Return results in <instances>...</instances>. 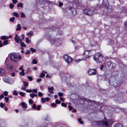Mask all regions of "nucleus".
Masks as SVG:
<instances>
[{"mask_svg":"<svg viewBox=\"0 0 127 127\" xmlns=\"http://www.w3.org/2000/svg\"><path fill=\"white\" fill-rule=\"evenodd\" d=\"M93 59L97 63H100L103 61V58L101 54L97 53L94 55Z\"/></svg>","mask_w":127,"mask_h":127,"instance_id":"f257e3e1","label":"nucleus"},{"mask_svg":"<svg viewBox=\"0 0 127 127\" xmlns=\"http://www.w3.org/2000/svg\"><path fill=\"white\" fill-rule=\"evenodd\" d=\"M11 59L12 61L16 62L17 61L18 55L14 53H11L10 54Z\"/></svg>","mask_w":127,"mask_h":127,"instance_id":"f03ea898","label":"nucleus"},{"mask_svg":"<svg viewBox=\"0 0 127 127\" xmlns=\"http://www.w3.org/2000/svg\"><path fill=\"white\" fill-rule=\"evenodd\" d=\"M91 50H87L85 51L83 54V56L84 58H88L91 56Z\"/></svg>","mask_w":127,"mask_h":127,"instance_id":"7ed1b4c3","label":"nucleus"},{"mask_svg":"<svg viewBox=\"0 0 127 127\" xmlns=\"http://www.w3.org/2000/svg\"><path fill=\"white\" fill-rule=\"evenodd\" d=\"M64 58L65 61L68 64L71 63L72 60V59L71 57L66 55L64 56Z\"/></svg>","mask_w":127,"mask_h":127,"instance_id":"20e7f679","label":"nucleus"},{"mask_svg":"<svg viewBox=\"0 0 127 127\" xmlns=\"http://www.w3.org/2000/svg\"><path fill=\"white\" fill-rule=\"evenodd\" d=\"M88 74L90 75H94L96 74V71L95 69H89L88 71Z\"/></svg>","mask_w":127,"mask_h":127,"instance_id":"39448f33","label":"nucleus"},{"mask_svg":"<svg viewBox=\"0 0 127 127\" xmlns=\"http://www.w3.org/2000/svg\"><path fill=\"white\" fill-rule=\"evenodd\" d=\"M16 42L17 43H18L19 41L20 42V43L21 42V40L19 36H18L17 35H16L14 38Z\"/></svg>","mask_w":127,"mask_h":127,"instance_id":"423d86ee","label":"nucleus"},{"mask_svg":"<svg viewBox=\"0 0 127 127\" xmlns=\"http://www.w3.org/2000/svg\"><path fill=\"white\" fill-rule=\"evenodd\" d=\"M9 77L6 76L3 78V80L6 83H10V82H9Z\"/></svg>","mask_w":127,"mask_h":127,"instance_id":"0eeeda50","label":"nucleus"},{"mask_svg":"<svg viewBox=\"0 0 127 127\" xmlns=\"http://www.w3.org/2000/svg\"><path fill=\"white\" fill-rule=\"evenodd\" d=\"M53 87L51 88H48L49 90V92L51 94H52L53 93Z\"/></svg>","mask_w":127,"mask_h":127,"instance_id":"6e6552de","label":"nucleus"},{"mask_svg":"<svg viewBox=\"0 0 127 127\" xmlns=\"http://www.w3.org/2000/svg\"><path fill=\"white\" fill-rule=\"evenodd\" d=\"M9 82H10V83H8L10 84L14 83V79H13L11 78H9Z\"/></svg>","mask_w":127,"mask_h":127,"instance_id":"1a4fd4ad","label":"nucleus"},{"mask_svg":"<svg viewBox=\"0 0 127 127\" xmlns=\"http://www.w3.org/2000/svg\"><path fill=\"white\" fill-rule=\"evenodd\" d=\"M17 28H16L17 31H20L21 30V25L19 24H18L17 26Z\"/></svg>","mask_w":127,"mask_h":127,"instance_id":"9d476101","label":"nucleus"},{"mask_svg":"<svg viewBox=\"0 0 127 127\" xmlns=\"http://www.w3.org/2000/svg\"><path fill=\"white\" fill-rule=\"evenodd\" d=\"M115 127H123V126L121 124L118 123L115 125Z\"/></svg>","mask_w":127,"mask_h":127,"instance_id":"9b49d317","label":"nucleus"},{"mask_svg":"<svg viewBox=\"0 0 127 127\" xmlns=\"http://www.w3.org/2000/svg\"><path fill=\"white\" fill-rule=\"evenodd\" d=\"M30 95L32 98H33L34 97H36L37 95L34 94H30Z\"/></svg>","mask_w":127,"mask_h":127,"instance_id":"f8f14e48","label":"nucleus"},{"mask_svg":"<svg viewBox=\"0 0 127 127\" xmlns=\"http://www.w3.org/2000/svg\"><path fill=\"white\" fill-rule=\"evenodd\" d=\"M33 33V32L32 31H31L27 33V35L28 36L29 35L30 36H31L32 35Z\"/></svg>","mask_w":127,"mask_h":127,"instance_id":"ddd939ff","label":"nucleus"},{"mask_svg":"<svg viewBox=\"0 0 127 127\" xmlns=\"http://www.w3.org/2000/svg\"><path fill=\"white\" fill-rule=\"evenodd\" d=\"M1 39H3L4 40L6 39H8V36H3L1 38Z\"/></svg>","mask_w":127,"mask_h":127,"instance_id":"4468645a","label":"nucleus"},{"mask_svg":"<svg viewBox=\"0 0 127 127\" xmlns=\"http://www.w3.org/2000/svg\"><path fill=\"white\" fill-rule=\"evenodd\" d=\"M25 70L24 69H22L21 72L20 73V74L21 75H24L25 74V73L24 72Z\"/></svg>","mask_w":127,"mask_h":127,"instance_id":"2eb2a0df","label":"nucleus"},{"mask_svg":"<svg viewBox=\"0 0 127 127\" xmlns=\"http://www.w3.org/2000/svg\"><path fill=\"white\" fill-rule=\"evenodd\" d=\"M13 15L16 17H19V15L17 12H14L13 13Z\"/></svg>","mask_w":127,"mask_h":127,"instance_id":"dca6fc26","label":"nucleus"},{"mask_svg":"<svg viewBox=\"0 0 127 127\" xmlns=\"http://www.w3.org/2000/svg\"><path fill=\"white\" fill-rule=\"evenodd\" d=\"M17 7H19L20 6L21 8H22L23 7V4L22 3H18L17 5Z\"/></svg>","mask_w":127,"mask_h":127,"instance_id":"f3484780","label":"nucleus"},{"mask_svg":"<svg viewBox=\"0 0 127 127\" xmlns=\"http://www.w3.org/2000/svg\"><path fill=\"white\" fill-rule=\"evenodd\" d=\"M4 72V70L2 68L0 69V74H3Z\"/></svg>","mask_w":127,"mask_h":127,"instance_id":"a211bd4d","label":"nucleus"},{"mask_svg":"<svg viewBox=\"0 0 127 127\" xmlns=\"http://www.w3.org/2000/svg\"><path fill=\"white\" fill-rule=\"evenodd\" d=\"M88 11L87 10H85L84 11V12H85V13L86 14H88V15H90V13H89V12L88 13H87V12Z\"/></svg>","mask_w":127,"mask_h":127,"instance_id":"6ab92c4d","label":"nucleus"},{"mask_svg":"<svg viewBox=\"0 0 127 127\" xmlns=\"http://www.w3.org/2000/svg\"><path fill=\"white\" fill-rule=\"evenodd\" d=\"M21 104L23 107L26 108V105L25 103L22 102L21 103Z\"/></svg>","mask_w":127,"mask_h":127,"instance_id":"aec40b11","label":"nucleus"},{"mask_svg":"<svg viewBox=\"0 0 127 127\" xmlns=\"http://www.w3.org/2000/svg\"><path fill=\"white\" fill-rule=\"evenodd\" d=\"M15 19V18L14 17H13L10 19L9 20L11 22H13Z\"/></svg>","mask_w":127,"mask_h":127,"instance_id":"412c9836","label":"nucleus"},{"mask_svg":"<svg viewBox=\"0 0 127 127\" xmlns=\"http://www.w3.org/2000/svg\"><path fill=\"white\" fill-rule=\"evenodd\" d=\"M78 121L81 124H83V122L82 120V119L81 118H79L78 119Z\"/></svg>","mask_w":127,"mask_h":127,"instance_id":"4be33fe9","label":"nucleus"},{"mask_svg":"<svg viewBox=\"0 0 127 127\" xmlns=\"http://www.w3.org/2000/svg\"><path fill=\"white\" fill-rule=\"evenodd\" d=\"M26 42L27 43H30V40H29V38L27 37L26 38Z\"/></svg>","mask_w":127,"mask_h":127,"instance_id":"5701e85b","label":"nucleus"},{"mask_svg":"<svg viewBox=\"0 0 127 127\" xmlns=\"http://www.w3.org/2000/svg\"><path fill=\"white\" fill-rule=\"evenodd\" d=\"M80 48V46H76L74 48V50H76L78 49H79Z\"/></svg>","mask_w":127,"mask_h":127,"instance_id":"b1692460","label":"nucleus"},{"mask_svg":"<svg viewBox=\"0 0 127 127\" xmlns=\"http://www.w3.org/2000/svg\"><path fill=\"white\" fill-rule=\"evenodd\" d=\"M19 95H21L22 96H24L25 93H23V92H21L19 93Z\"/></svg>","mask_w":127,"mask_h":127,"instance_id":"393cba45","label":"nucleus"},{"mask_svg":"<svg viewBox=\"0 0 127 127\" xmlns=\"http://www.w3.org/2000/svg\"><path fill=\"white\" fill-rule=\"evenodd\" d=\"M0 105L1 107H3L5 106V104L4 103H3L2 102H1L0 104Z\"/></svg>","mask_w":127,"mask_h":127,"instance_id":"a878e982","label":"nucleus"},{"mask_svg":"<svg viewBox=\"0 0 127 127\" xmlns=\"http://www.w3.org/2000/svg\"><path fill=\"white\" fill-rule=\"evenodd\" d=\"M21 46L22 47H26V45L24 43L21 42Z\"/></svg>","mask_w":127,"mask_h":127,"instance_id":"bb28decb","label":"nucleus"},{"mask_svg":"<svg viewBox=\"0 0 127 127\" xmlns=\"http://www.w3.org/2000/svg\"><path fill=\"white\" fill-rule=\"evenodd\" d=\"M30 50L32 52H34L36 51V50L35 49H34L32 48H31Z\"/></svg>","mask_w":127,"mask_h":127,"instance_id":"cd10ccee","label":"nucleus"},{"mask_svg":"<svg viewBox=\"0 0 127 127\" xmlns=\"http://www.w3.org/2000/svg\"><path fill=\"white\" fill-rule=\"evenodd\" d=\"M4 99L6 101V102H8V100L9 99V98L8 97H4Z\"/></svg>","mask_w":127,"mask_h":127,"instance_id":"c85d7f7f","label":"nucleus"},{"mask_svg":"<svg viewBox=\"0 0 127 127\" xmlns=\"http://www.w3.org/2000/svg\"><path fill=\"white\" fill-rule=\"evenodd\" d=\"M14 6V5L12 3H10L9 5L10 7L12 9Z\"/></svg>","mask_w":127,"mask_h":127,"instance_id":"c756f323","label":"nucleus"},{"mask_svg":"<svg viewBox=\"0 0 127 127\" xmlns=\"http://www.w3.org/2000/svg\"><path fill=\"white\" fill-rule=\"evenodd\" d=\"M38 95L40 97H42L43 96L42 93L40 92H39L38 93Z\"/></svg>","mask_w":127,"mask_h":127,"instance_id":"7c9ffc66","label":"nucleus"},{"mask_svg":"<svg viewBox=\"0 0 127 127\" xmlns=\"http://www.w3.org/2000/svg\"><path fill=\"white\" fill-rule=\"evenodd\" d=\"M32 63L33 64H36L37 62L36 60L35 59H33V61H32Z\"/></svg>","mask_w":127,"mask_h":127,"instance_id":"2f4dec72","label":"nucleus"},{"mask_svg":"<svg viewBox=\"0 0 127 127\" xmlns=\"http://www.w3.org/2000/svg\"><path fill=\"white\" fill-rule=\"evenodd\" d=\"M61 105L62 106L65 107H66L67 106L66 104L64 103H62L61 104Z\"/></svg>","mask_w":127,"mask_h":127,"instance_id":"473e14b6","label":"nucleus"},{"mask_svg":"<svg viewBox=\"0 0 127 127\" xmlns=\"http://www.w3.org/2000/svg\"><path fill=\"white\" fill-rule=\"evenodd\" d=\"M29 103L30 104H32L33 102V101L32 100V99H30L29 100Z\"/></svg>","mask_w":127,"mask_h":127,"instance_id":"72a5a7b5","label":"nucleus"},{"mask_svg":"<svg viewBox=\"0 0 127 127\" xmlns=\"http://www.w3.org/2000/svg\"><path fill=\"white\" fill-rule=\"evenodd\" d=\"M32 92L34 93H36L37 92V90L36 89H33L32 90Z\"/></svg>","mask_w":127,"mask_h":127,"instance_id":"f704fd0d","label":"nucleus"},{"mask_svg":"<svg viewBox=\"0 0 127 127\" xmlns=\"http://www.w3.org/2000/svg\"><path fill=\"white\" fill-rule=\"evenodd\" d=\"M103 124L106 125H107L108 124V122L106 121H103Z\"/></svg>","mask_w":127,"mask_h":127,"instance_id":"c9c22d12","label":"nucleus"},{"mask_svg":"<svg viewBox=\"0 0 127 127\" xmlns=\"http://www.w3.org/2000/svg\"><path fill=\"white\" fill-rule=\"evenodd\" d=\"M13 94L14 95H18L17 92L15 91H14Z\"/></svg>","mask_w":127,"mask_h":127,"instance_id":"e433bc0d","label":"nucleus"},{"mask_svg":"<svg viewBox=\"0 0 127 127\" xmlns=\"http://www.w3.org/2000/svg\"><path fill=\"white\" fill-rule=\"evenodd\" d=\"M23 82L24 84V86L27 87L28 86V83L25 82Z\"/></svg>","mask_w":127,"mask_h":127,"instance_id":"4c0bfd02","label":"nucleus"},{"mask_svg":"<svg viewBox=\"0 0 127 127\" xmlns=\"http://www.w3.org/2000/svg\"><path fill=\"white\" fill-rule=\"evenodd\" d=\"M55 102L56 103L58 104H60L61 103V102L60 101H59L57 99L56 100Z\"/></svg>","mask_w":127,"mask_h":127,"instance_id":"58836bf2","label":"nucleus"},{"mask_svg":"<svg viewBox=\"0 0 127 127\" xmlns=\"http://www.w3.org/2000/svg\"><path fill=\"white\" fill-rule=\"evenodd\" d=\"M21 17H25V14L23 13L22 12L21 13Z\"/></svg>","mask_w":127,"mask_h":127,"instance_id":"ea45409f","label":"nucleus"},{"mask_svg":"<svg viewBox=\"0 0 127 127\" xmlns=\"http://www.w3.org/2000/svg\"><path fill=\"white\" fill-rule=\"evenodd\" d=\"M8 41L7 40H5L3 42V44L5 45H6L7 44Z\"/></svg>","mask_w":127,"mask_h":127,"instance_id":"a19ab883","label":"nucleus"},{"mask_svg":"<svg viewBox=\"0 0 127 127\" xmlns=\"http://www.w3.org/2000/svg\"><path fill=\"white\" fill-rule=\"evenodd\" d=\"M45 76V75L43 73H42L40 75V77H41L42 78L44 77Z\"/></svg>","mask_w":127,"mask_h":127,"instance_id":"79ce46f5","label":"nucleus"},{"mask_svg":"<svg viewBox=\"0 0 127 127\" xmlns=\"http://www.w3.org/2000/svg\"><path fill=\"white\" fill-rule=\"evenodd\" d=\"M58 95L60 96H62L63 95V94L62 93H58Z\"/></svg>","mask_w":127,"mask_h":127,"instance_id":"37998d69","label":"nucleus"},{"mask_svg":"<svg viewBox=\"0 0 127 127\" xmlns=\"http://www.w3.org/2000/svg\"><path fill=\"white\" fill-rule=\"evenodd\" d=\"M51 105L52 107H55L56 105V104L54 103L51 104Z\"/></svg>","mask_w":127,"mask_h":127,"instance_id":"c03bdc74","label":"nucleus"},{"mask_svg":"<svg viewBox=\"0 0 127 127\" xmlns=\"http://www.w3.org/2000/svg\"><path fill=\"white\" fill-rule=\"evenodd\" d=\"M3 94L5 95V96H6L8 95V92L7 91H5L4 93Z\"/></svg>","mask_w":127,"mask_h":127,"instance_id":"a18cd8bd","label":"nucleus"},{"mask_svg":"<svg viewBox=\"0 0 127 127\" xmlns=\"http://www.w3.org/2000/svg\"><path fill=\"white\" fill-rule=\"evenodd\" d=\"M41 102L42 103H43L45 101V100H44V99L42 98H41Z\"/></svg>","mask_w":127,"mask_h":127,"instance_id":"49530a36","label":"nucleus"},{"mask_svg":"<svg viewBox=\"0 0 127 127\" xmlns=\"http://www.w3.org/2000/svg\"><path fill=\"white\" fill-rule=\"evenodd\" d=\"M28 78L30 81H31L32 80V78L31 76L28 77Z\"/></svg>","mask_w":127,"mask_h":127,"instance_id":"de8ad7c7","label":"nucleus"},{"mask_svg":"<svg viewBox=\"0 0 127 127\" xmlns=\"http://www.w3.org/2000/svg\"><path fill=\"white\" fill-rule=\"evenodd\" d=\"M26 92H27L31 93L32 92V90H26Z\"/></svg>","mask_w":127,"mask_h":127,"instance_id":"09e8293b","label":"nucleus"},{"mask_svg":"<svg viewBox=\"0 0 127 127\" xmlns=\"http://www.w3.org/2000/svg\"><path fill=\"white\" fill-rule=\"evenodd\" d=\"M41 106L40 105H38L37 106V107L36 108L37 109V110H39L40 108H41Z\"/></svg>","mask_w":127,"mask_h":127,"instance_id":"8fccbe9b","label":"nucleus"},{"mask_svg":"<svg viewBox=\"0 0 127 127\" xmlns=\"http://www.w3.org/2000/svg\"><path fill=\"white\" fill-rule=\"evenodd\" d=\"M30 50H27V51H26V52H25V54H27L28 53H30Z\"/></svg>","mask_w":127,"mask_h":127,"instance_id":"3c124183","label":"nucleus"},{"mask_svg":"<svg viewBox=\"0 0 127 127\" xmlns=\"http://www.w3.org/2000/svg\"><path fill=\"white\" fill-rule=\"evenodd\" d=\"M13 3L15 4L17 2V1L16 0H12Z\"/></svg>","mask_w":127,"mask_h":127,"instance_id":"603ef678","label":"nucleus"},{"mask_svg":"<svg viewBox=\"0 0 127 127\" xmlns=\"http://www.w3.org/2000/svg\"><path fill=\"white\" fill-rule=\"evenodd\" d=\"M32 108L34 109H36V105L35 104H33V106H32Z\"/></svg>","mask_w":127,"mask_h":127,"instance_id":"864d4df0","label":"nucleus"},{"mask_svg":"<svg viewBox=\"0 0 127 127\" xmlns=\"http://www.w3.org/2000/svg\"><path fill=\"white\" fill-rule=\"evenodd\" d=\"M124 25L125 27L127 28V21L125 22Z\"/></svg>","mask_w":127,"mask_h":127,"instance_id":"5fc2aeb1","label":"nucleus"},{"mask_svg":"<svg viewBox=\"0 0 127 127\" xmlns=\"http://www.w3.org/2000/svg\"><path fill=\"white\" fill-rule=\"evenodd\" d=\"M68 107L70 110H71L73 109V108L70 106H68Z\"/></svg>","mask_w":127,"mask_h":127,"instance_id":"6e6d98bb","label":"nucleus"},{"mask_svg":"<svg viewBox=\"0 0 127 127\" xmlns=\"http://www.w3.org/2000/svg\"><path fill=\"white\" fill-rule=\"evenodd\" d=\"M4 96L2 94L0 96V98L1 99L2 98H3Z\"/></svg>","mask_w":127,"mask_h":127,"instance_id":"4d7b16f0","label":"nucleus"},{"mask_svg":"<svg viewBox=\"0 0 127 127\" xmlns=\"http://www.w3.org/2000/svg\"><path fill=\"white\" fill-rule=\"evenodd\" d=\"M63 5V4L61 2H59V5L60 6H62Z\"/></svg>","mask_w":127,"mask_h":127,"instance_id":"13d9d810","label":"nucleus"},{"mask_svg":"<svg viewBox=\"0 0 127 127\" xmlns=\"http://www.w3.org/2000/svg\"><path fill=\"white\" fill-rule=\"evenodd\" d=\"M103 67H104V66L103 65H102L100 67V69L101 70H102L103 69Z\"/></svg>","mask_w":127,"mask_h":127,"instance_id":"bf43d9fd","label":"nucleus"},{"mask_svg":"<svg viewBox=\"0 0 127 127\" xmlns=\"http://www.w3.org/2000/svg\"><path fill=\"white\" fill-rule=\"evenodd\" d=\"M23 65H22V67H19V69L20 70H22V69H22V68H23Z\"/></svg>","mask_w":127,"mask_h":127,"instance_id":"052dcab7","label":"nucleus"},{"mask_svg":"<svg viewBox=\"0 0 127 127\" xmlns=\"http://www.w3.org/2000/svg\"><path fill=\"white\" fill-rule=\"evenodd\" d=\"M11 75L12 76H13V77H14V76H15V74H14V73H11Z\"/></svg>","mask_w":127,"mask_h":127,"instance_id":"680f3d73","label":"nucleus"},{"mask_svg":"<svg viewBox=\"0 0 127 127\" xmlns=\"http://www.w3.org/2000/svg\"><path fill=\"white\" fill-rule=\"evenodd\" d=\"M60 99L61 101H63L64 100V99L62 97H60Z\"/></svg>","mask_w":127,"mask_h":127,"instance_id":"e2e57ef3","label":"nucleus"},{"mask_svg":"<svg viewBox=\"0 0 127 127\" xmlns=\"http://www.w3.org/2000/svg\"><path fill=\"white\" fill-rule=\"evenodd\" d=\"M41 79H38L37 80V81L38 82H39L41 81Z\"/></svg>","mask_w":127,"mask_h":127,"instance_id":"0e129e2a","label":"nucleus"},{"mask_svg":"<svg viewBox=\"0 0 127 127\" xmlns=\"http://www.w3.org/2000/svg\"><path fill=\"white\" fill-rule=\"evenodd\" d=\"M18 57L19 59H21V56H20V55H18Z\"/></svg>","mask_w":127,"mask_h":127,"instance_id":"69168bd1","label":"nucleus"},{"mask_svg":"<svg viewBox=\"0 0 127 127\" xmlns=\"http://www.w3.org/2000/svg\"><path fill=\"white\" fill-rule=\"evenodd\" d=\"M42 73H44L45 74H47V72L46 71H43Z\"/></svg>","mask_w":127,"mask_h":127,"instance_id":"338daca9","label":"nucleus"},{"mask_svg":"<svg viewBox=\"0 0 127 127\" xmlns=\"http://www.w3.org/2000/svg\"><path fill=\"white\" fill-rule=\"evenodd\" d=\"M26 88L25 87H22V89L23 90H25L26 89Z\"/></svg>","mask_w":127,"mask_h":127,"instance_id":"774afa93","label":"nucleus"}]
</instances>
